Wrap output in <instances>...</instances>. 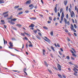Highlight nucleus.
<instances>
[{"mask_svg": "<svg viewBox=\"0 0 78 78\" xmlns=\"http://www.w3.org/2000/svg\"><path fill=\"white\" fill-rule=\"evenodd\" d=\"M64 20L65 21L66 24H67L68 25H70V22H69V21H67V20H66V18H64Z\"/></svg>", "mask_w": 78, "mask_h": 78, "instance_id": "1", "label": "nucleus"}, {"mask_svg": "<svg viewBox=\"0 0 78 78\" xmlns=\"http://www.w3.org/2000/svg\"><path fill=\"white\" fill-rule=\"evenodd\" d=\"M57 68L59 71L61 70V66L59 64H57Z\"/></svg>", "mask_w": 78, "mask_h": 78, "instance_id": "2", "label": "nucleus"}, {"mask_svg": "<svg viewBox=\"0 0 78 78\" xmlns=\"http://www.w3.org/2000/svg\"><path fill=\"white\" fill-rule=\"evenodd\" d=\"M70 15L71 17L72 18L73 17H75V13H74V12L73 11H72L71 12H70Z\"/></svg>", "mask_w": 78, "mask_h": 78, "instance_id": "3", "label": "nucleus"}, {"mask_svg": "<svg viewBox=\"0 0 78 78\" xmlns=\"http://www.w3.org/2000/svg\"><path fill=\"white\" fill-rule=\"evenodd\" d=\"M44 38H45V39H47V40L43 38V39H44V41H46V42H50V40L49 39L47 38V37H44Z\"/></svg>", "mask_w": 78, "mask_h": 78, "instance_id": "4", "label": "nucleus"}, {"mask_svg": "<svg viewBox=\"0 0 78 78\" xmlns=\"http://www.w3.org/2000/svg\"><path fill=\"white\" fill-rule=\"evenodd\" d=\"M64 17V12H62V16H61V20L62 22L63 20V18Z\"/></svg>", "mask_w": 78, "mask_h": 78, "instance_id": "5", "label": "nucleus"}, {"mask_svg": "<svg viewBox=\"0 0 78 78\" xmlns=\"http://www.w3.org/2000/svg\"><path fill=\"white\" fill-rule=\"evenodd\" d=\"M55 6L54 8V11H55V13H56L57 12V7H58V4H56L55 5Z\"/></svg>", "mask_w": 78, "mask_h": 78, "instance_id": "6", "label": "nucleus"}, {"mask_svg": "<svg viewBox=\"0 0 78 78\" xmlns=\"http://www.w3.org/2000/svg\"><path fill=\"white\" fill-rule=\"evenodd\" d=\"M31 0H29L28 1H27L26 2V5H30V3H31Z\"/></svg>", "mask_w": 78, "mask_h": 78, "instance_id": "7", "label": "nucleus"}, {"mask_svg": "<svg viewBox=\"0 0 78 78\" xmlns=\"http://www.w3.org/2000/svg\"><path fill=\"white\" fill-rule=\"evenodd\" d=\"M29 7H31L30 9H33V8L34 7V6H33V4H30L29 5Z\"/></svg>", "mask_w": 78, "mask_h": 78, "instance_id": "8", "label": "nucleus"}, {"mask_svg": "<svg viewBox=\"0 0 78 78\" xmlns=\"http://www.w3.org/2000/svg\"><path fill=\"white\" fill-rule=\"evenodd\" d=\"M27 71V68H25L23 69V71L24 72V73L26 74V75H28V74L27 73L26 71Z\"/></svg>", "mask_w": 78, "mask_h": 78, "instance_id": "9", "label": "nucleus"}, {"mask_svg": "<svg viewBox=\"0 0 78 78\" xmlns=\"http://www.w3.org/2000/svg\"><path fill=\"white\" fill-rule=\"evenodd\" d=\"M71 27H70L71 30H73V29H74V27H73V25L72 24H71Z\"/></svg>", "mask_w": 78, "mask_h": 78, "instance_id": "10", "label": "nucleus"}, {"mask_svg": "<svg viewBox=\"0 0 78 78\" xmlns=\"http://www.w3.org/2000/svg\"><path fill=\"white\" fill-rule=\"evenodd\" d=\"M9 44H10V47H13V44L11 42H9Z\"/></svg>", "mask_w": 78, "mask_h": 78, "instance_id": "11", "label": "nucleus"}, {"mask_svg": "<svg viewBox=\"0 0 78 78\" xmlns=\"http://www.w3.org/2000/svg\"><path fill=\"white\" fill-rule=\"evenodd\" d=\"M42 51H43V55H45V54L46 51H45V49H43L42 50Z\"/></svg>", "mask_w": 78, "mask_h": 78, "instance_id": "12", "label": "nucleus"}, {"mask_svg": "<svg viewBox=\"0 0 78 78\" xmlns=\"http://www.w3.org/2000/svg\"><path fill=\"white\" fill-rule=\"evenodd\" d=\"M4 3L5 1H4V0H0V4Z\"/></svg>", "mask_w": 78, "mask_h": 78, "instance_id": "13", "label": "nucleus"}, {"mask_svg": "<svg viewBox=\"0 0 78 78\" xmlns=\"http://www.w3.org/2000/svg\"><path fill=\"white\" fill-rule=\"evenodd\" d=\"M36 17L34 18V17H32L30 18V20H36Z\"/></svg>", "mask_w": 78, "mask_h": 78, "instance_id": "14", "label": "nucleus"}, {"mask_svg": "<svg viewBox=\"0 0 78 78\" xmlns=\"http://www.w3.org/2000/svg\"><path fill=\"white\" fill-rule=\"evenodd\" d=\"M64 5H65V6L67 5V1H64Z\"/></svg>", "mask_w": 78, "mask_h": 78, "instance_id": "15", "label": "nucleus"}, {"mask_svg": "<svg viewBox=\"0 0 78 78\" xmlns=\"http://www.w3.org/2000/svg\"><path fill=\"white\" fill-rule=\"evenodd\" d=\"M44 62L45 66H46V67H48V64H47V62H46V61H44Z\"/></svg>", "mask_w": 78, "mask_h": 78, "instance_id": "16", "label": "nucleus"}, {"mask_svg": "<svg viewBox=\"0 0 78 78\" xmlns=\"http://www.w3.org/2000/svg\"><path fill=\"white\" fill-rule=\"evenodd\" d=\"M58 77H59V78H62V75H61V74H58Z\"/></svg>", "mask_w": 78, "mask_h": 78, "instance_id": "17", "label": "nucleus"}, {"mask_svg": "<svg viewBox=\"0 0 78 78\" xmlns=\"http://www.w3.org/2000/svg\"><path fill=\"white\" fill-rule=\"evenodd\" d=\"M16 20H17V19H16V18H14V19H12L11 20V21L12 22V21H16Z\"/></svg>", "mask_w": 78, "mask_h": 78, "instance_id": "18", "label": "nucleus"}, {"mask_svg": "<svg viewBox=\"0 0 78 78\" xmlns=\"http://www.w3.org/2000/svg\"><path fill=\"white\" fill-rule=\"evenodd\" d=\"M34 27V25L33 24H32L30 26H29V27Z\"/></svg>", "mask_w": 78, "mask_h": 78, "instance_id": "19", "label": "nucleus"}, {"mask_svg": "<svg viewBox=\"0 0 78 78\" xmlns=\"http://www.w3.org/2000/svg\"><path fill=\"white\" fill-rule=\"evenodd\" d=\"M36 37H37V39H39V40H41V37H39V36L38 35H36Z\"/></svg>", "mask_w": 78, "mask_h": 78, "instance_id": "20", "label": "nucleus"}, {"mask_svg": "<svg viewBox=\"0 0 78 78\" xmlns=\"http://www.w3.org/2000/svg\"><path fill=\"white\" fill-rule=\"evenodd\" d=\"M3 40H4V44H7V41H5V39H3Z\"/></svg>", "mask_w": 78, "mask_h": 78, "instance_id": "21", "label": "nucleus"}, {"mask_svg": "<svg viewBox=\"0 0 78 78\" xmlns=\"http://www.w3.org/2000/svg\"><path fill=\"white\" fill-rule=\"evenodd\" d=\"M1 22L3 24H5V21L3 20H1Z\"/></svg>", "mask_w": 78, "mask_h": 78, "instance_id": "22", "label": "nucleus"}, {"mask_svg": "<svg viewBox=\"0 0 78 78\" xmlns=\"http://www.w3.org/2000/svg\"><path fill=\"white\" fill-rule=\"evenodd\" d=\"M50 34H51V35L52 36H53V31H51V32Z\"/></svg>", "mask_w": 78, "mask_h": 78, "instance_id": "23", "label": "nucleus"}, {"mask_svg": "<svg viewBox=\"0 0 78 78\" xmlns=\"http://www.w3.org/2000/svg\"><path fill=\"white\" fill-rule=\"evenodd\" d=\"M19 7V5H16L14 7V8L15 9H16L17 8H18Z\"/></svg>", "mask_w": 78, "mask_h": 78, "instance_id": "24", "label": "nucleus"}, {"mask_svg": "<svg viewBox=\"0 0 78 78\" xmlns=\"http://www.w3.org/2000/svg\"><path fill=\"white\" fill-rule=\"evenodd\" d=\"M51 48L52 49V50H53V51H55V49H54V48L53 47V46H51Z\"/></svg>", "mask_w": 78, "mask_h": 78, "instance_id": "25", "label": "nucleus"}, {"mask_svg": "<svg viewBox=\"0 0 78 78\" xmlns=\"http://www.w3.org/2000/svg\"><path fill=\"white\" fill-rule=\"evenodd\" d=\"M74 65V66L75 67V68H78V65Z\"/></svg>", "mask_w": 78, "mask_h": 78, "instance_id": "26", "label": "nucleus"}, {"mask_svg": "<svg viewBox=\"0 0 78 78\" xmlns=\"http://www.w3.org/2000/svg\"><path fill=\"white\" fill-rule=\"evenodd\" d=\"M16 25L18 26V27H22L21 24H17Z\"/></svg>", "mask_w": 78, "mask_h": 78, "instance_id": "27", "label": "nucleus"}, {"mask_svg": "<svg viewBox=\"0 0 78 78\" xmlns=\"http://www.w3.org/2000/svg\"><path fill=\"white\" fill-rule=\"evenodd\" d=\"M23 14V12H21L18 13V15H20L21 14Z\"/></svg>", "mask_w": 78, "mask_h": 78, "instance_id": "28", "label": "nucleus"}, {"mask_svg": "<svg viewBox=\"0 0 78 78\" xmlns=\"http://www.w3.org/2000/svg\"><path fill=\"white\" fill-rule=\"evenodd\" d=\"M49 19L50 20H52V18L51 17V16H49Z\"/></svg>", "mask_w": 78, "mask_h": 78, "instance_id": "29", "label": "nucleus"}, {"mask_svg": "<svg viewBox=\"0 0 78 78\" xmlns=\"http://www.w3.org/2000/svg\"><path fill=\"white\" fill-rule=\"evenodd\" d=\"M43 28H44V29H45V30H48V28L44 26L43 27Z\"/></svg>", "mask_w": 78, "mask_h": 78, "instance_id": "30", "label": "nucleus"}, {"mask_svg": "<svg viewBox=\"0 0 78 78\" xmlns=\"http://www.w3.org/2000/svg\"><path fill=\"white\" fill-rule=\"evenodd\" d=\"M72 55H73V56L74 57H76V56H76L75 54H72Z\"/></svg>", "mask_w": 78, "mask_h": 78, "instance_id": "31", "label": "nucleus"}, {"mask_svg": "<svg viewBox=\"0 0 78 78\" xmlns=\"http://www.w3.org/2000/svg\"><path fill=\"white\" fill-rule=\"evenodd\" d=\"M8 12H9L8 11V12H4L3 13V15H5V14H7V13H8Z\"/></svg>", "mask_w": 78, "mask_h": 78, "instance_id": "32", "label": "nucleus"}, {"mask_svg": "<svg viewBox=\"0 0 78 78\" xmlns=\"http://www.w3.org/2000/svg\"><path fill=\"white\" fill-rule=\"evenodd\" d=\"M29 47H33V45L31 44H30L29 45Z\"/></svg>", "mask_w": 78, "mask_h": 78, "instance_id": "33", "label": "nucleus"}, {"mask_svg": "<svg viewBox=\"0 0 78 78\" xmlns=\"http://www.w3.org/2000/svg\"><path fill=\"white\" fill-rule=\"evenodd\" d=\"M63 11V9H60V13H61L62 12V11Z\"/></svg>", "mask_w": 78, "mask_h": 78, "instance_id": "34", "label": "nucleus"}, {"mask_svg": "<svg viewBox=\"0 0 78 78\" xmlns=\"http://www.w3.org/2000/svg\"><path fill=\"white\" fill-rule=\"evenodd\" d=\"M48 72H49L50 73H52L51 71V70H50V69H48Z\"/></svg>", "mask_w": 78, "mask_h": 78, "instance_id": "35", "label": "nucleus"}, {"mask_svg": "<svg viewBox=\"0 0 78 78\" xmlns=\"http://www.w3.org/2000/svg\"><path fill=\"white\" fill-rule=\"evenodd\" d=\"M58 17H60V13L59 12H58Z\"/></svg>", "mask_w": 78, "mask_h": 78, "instance_id": "36", "label": "nucleus"}, {"mask_svg": "<svg viewBox=\"0 0 78 78\" xmlns=\"http://www.w3.org/2000/svg\"><path fill=\"white\" fill-rule=\"evenodd\" d=\"M66 19H68V18H69V15L68 14H66Z\"/></svg>", "mask_w": 78, "mask_h": 78, "instance_id": "37", "label": "nucleus"}, {"mask_svg": "<svg viewBox=\"0 0 78 78\" xmlns=\"http://www.w3.org/2000/svg\"><path fill=\"white\" fill-rule=\"evenodd\" d=\"M65 32H66V33H68V32H69V31L67 29H65Z\"/></svg>", "mask_w": 78, "mask_h": 78, "instance_id": "38", "label": "nucleus"}, {"mask_svg": "<svg viewBox=\"0 0 78 78\" xmlns=\"http://www.w3.org/2000/svg\"><path fill=\"white\" fill-rule=\"evenodd\" d=\"M67 40L68 41H69V42H70V38H69L68 37H67Z\"/></svg>", "mask_w": 78, "mask_h": 78, "instance_id": "39", "label": "nucleus"}, {"mask_svg": "<svg viewBox=\"0 0 78 78\" xmlns=\"http://www.w3.org/2000/svg\"><path fill=\"white\" fill-rule=\"evenodd\" d=\"M8 16V15H5L4 16V17L5 18L7 17Z\"/></svg>", "mask_w": 78, "mask_h": 78, "instance_id": "40", "label": "nucleus"}, {"mask_svg": "<svg viewBox=\"0 0 78 78\" xmlns=\"http://www.w3.org/2000/svg\"><path fill=\"white\" fill-rule=\"evenodd\" d=\"M38 35H40V36H42V34H41V33H38Z\"/></svg>", "mask_w": 78, "mask_h": 78, "instance_id": "41", "label": "nucleus"}, {"mask_svg": "<svg viewBox=\"0 0 78 78\" xmlns=\"http://www.w3.org/2000/svg\"><path fill=\"white\" fill-rule=\"evenodd\" d=\"M66 59H69L70 57H69V56H67L66 57Z\"/></svg>", "mask_w": 78, "mask_h": 78, "instance_id": "42", "label": "nucleus"}, {"mask_svg": "<svg viewBox=\"0 0 78 78\" xmlns=\"http://www.w3.org/2000/svg\"><path fill=\"white\" fill-rule=\"evenodd\" d=\"M68 70L70 72H71V69H70V68H68Z\"/></svg>", "mask_w": 78, "mask_h": 78, "instance_id": "43", "label": "nucleus"}, {"mask_svg": "<svg viewBox=\"0 0 78 78\" xmlns=\"http://www.w3.org/2000/svg\"><path fill=\"white\" fill-rule=\"evenodd\" d=\"M62 76L63 77V78H66V76L64 75V74H62Z\"/></svg>", "mask_w": 78, "mask_h": 78, "instance_id": "44", "label": "nucleus"}, {"mask_svg": "<svg viewBox=\"0 0 78 78\" xmlns=\"http://www.w3.org/2000/svg\"><path fill=\"white\" fill-rule=\"evenodd\" d=\"M72 50H73V51H74V52H75V53H76V51H75V50L73 48H72Z\"/></svg>", "mask_w": 78, "mask_h": 78, "instance_id": "45", "label": "nucleus"}, {"mask_svg": "<svg viewBox=\"0 0 78 78\" xmlns=\"http://www.w3.org/2000/svg\"><path fill=\"white\" fill-rule=\"evenodd\" d=\"M69 64H71V65H73V64L71 62H69Z\"/></svg>", "mask_w": 78, "mask_h": 78, "instance_id": "46", "label": "nucleus"}, {"mask_svg": "<svg viewBox=\"0 0 78 78\" xmlns=\"http://www.w3.org/2000/svg\"><path fill=\"white\" fill-rule=\"evenodd\" d=\"M18 10L19 11H20V10H22V8H18Z\"/></svg>", "mask_w": 78, "mask_h": 78, "instance_id": "47", "label": "nucleus"}, {"mask_svg": "<svg viewBox=\"0 0 78 78\" xmlns=\"http://www.w3.org/2000/svg\"><path fill=\"white\" fill-rule=\"evenodd\" d=\"M74 34L76 37V36H77V34H76V33H74Z\"/></svg>", "mask_w": 78, "mask_h": 78, "instance_id": "48", "label": "nucleus"}, {"mask_svg": "<svg viewBox=\"0 0 78 78\" xmlns=\"http://www.w3.org/2000/svg\"><path fill=\"white\" fill-rule=\"evenodd\" d=\"M24 34H26V35H27V36H29V34L26 33V32H24Z\"/></svg>", "mask_w": 78, "mask_h": 78, "instance_id": "49", "label": "nucleus"}, {"mask_svg": "<svg viewBox=\"0 0 78 78\" xmlns=\"http://www.w3.org/2000/svg\"><path fill=\"white\" fill-rule=\"evenodd\" d=\"M74 27H75V28H76V27H77L76 25V24H74Z\"/></svg>", "mask_w": 78, "mask_h": 78, "instance_id": "50", "label": "nucleus"}, {"mask_svg": "<svg viewBox=\"0 0 78 78\" xmlns=\"http://www.w3.org/2000/svg\"><path fill=\"white\" fill-rule=\"evenodd\" d=\"M12 29L13 30H17L16 27H13Z\"/></svg>", "mask_w": 78, "mask_h": 78, "instance_id": "51", "label": "nucleus"}, {"mask_svg": "<svg viewBox=\"0 0 78 78\" xmlns=\"http://www.w3.org/2000/svg\"><path fill=\"white\" fill-rule=\"evenodd\" d=\"M25 12H26V13H28V12H29V11L28 10H26L25 11Z\"/></svg>", "mask_w": 78, "mask_h": 78, "instance_id": "52", "label": "nucleus"}, {"mask_svg": "<svg viewBox=\"0 0 78 78\" xmlns=\"http://www.w3.org/2000/svg\"><path fill=\"white\" fill-rule=\"evenodd\" d=\"M66 11H68V6H67L66 7Z\"/></svg>", "mask_w": 78, "mask_h": 78, "instance_id": "53", "label": "nucleus"}, {"mask_svg": "<svg viewBox=\"0 0 78 78\" xmlns=\"http://www.w3.org/2000/svg\"><path fill=\"white\" fill-rule=\"evenodd\" d=\"M12 72H17V70H12Z\"/></svg>", "mask_w": 78, "mask_h": 78, "instance_id": "54", "label": "nucleus"}, {"mask_svg": "<svg viewBox=\"0 0 78 78\" xmlns=\"http://www.w3.org/2000/svg\"><path fill=\"white\" fill-rule=\"evenodd\" d=\"M57 46L58 47H60V45H59V44L58 43L57 44Z\"/></svg>", "mask_w": 78, "mask_h": 78, "instance_id": "55", "label": "nucleus"}, {"mask_svg": "<svg viewBox=\"0 0 78 78\" xmlns=\"http://www.w3.org/2000/svg\"><path fill=\"white\" fill-rule=\"evenodd\" d=\"M51 21H48V23H51Z\"/></svg>", "mask_w": 78, "mask_h": 78, "instance_id": "56", "label": "nucleus"}, {"mask_svg": "<svg viewBox=\"0 0 78 78\" xmlns=\"http://www.w3.org/2000/svg\"><path fill=\"white\" fill-rule=\"evenodd\" d=\"M56 17H55L53 19V21H55L56 20Z\"/></svg>", "mask_w": 78, "mask_h": 78, "instance_id": "57", "label": "nucleus"}, {"mask_svg": "<svg viewBox=\"0 0 78 78\" xmlns=\"http://www.w3.org/2000/svg\"><path fill=\"white\" fill-rule=\"evenodd\" d=\"M4 27L5 28H6V27H7V26L6 25H4Z\"/></svg>", "mask_w": 78, "mask_h": 78, "instance_id": "58", "label": "nucleus"}, {"mask_svg": "<svg viewBox=\"0 0 78 78\" xmlns=\"http://www.w3.org/2000/svg\"><path fill=\"white\" fill-rule=\"evenodd\" d=\"M72 21L73 23H75V21H74V20H73V19H72Z\"/></svg>", "mask_w": 78, "mask_h": 78, "instance_id": "59", "label": "nucleus"}, {"mask_svg": "<svg viewBox=\"0 0 78 78\" xmlns=\"http://www.w3.org/2000/svg\"><path fill=\"white\" fill-rule=\"evenodd\" d=\"M24 39H25L26 40H28V38H27V37H24Z\"/></svg>", "mask_w": 78, "mask_h": 78, "instance_id": "60", "label": "nucleus"}, {"mask_svg": "<svg viewBox=\"0 0 78 78\" xmlns=\"http://www.w3.org/2000/svg\"><path fill=\"white\" fill-rule=\"evenodd\" d=\"M21 34H22V35L23 36H25V34H23L22 33H21Z\"/></svg>", "mask_w": 78, "mask_h": 78, "instance_id": "61", "label": "nucleus"}, {"mask_svg": "<svg viewBox=\"0 0 78 78\" xmlns=\"http://www.w3.org/2000/svg\"><path fill=\"white\" fill-rule=\"evenodd\" d=\"M73 30V31H74V32H76V30H75V29H74Z\"/></svg>", "mask_w": 78, "mask_h": 78, "instance_id": "62", "label": "nucleus"}, {"mask_svg": "<svg viewBox=\"0 0 78 78\" xmlns=\"http://www.w3.org/2000/svg\"><path fill=\"white\" fill-rule=\"evenodd\" d=\"M59 54H60V55L61 56L62 55V53L61 52L59 51Z\"/></svg>", "mask_w": 78, "mask_h": 78, "instance_id": "63", "label": "nucleus"}, {"mask_svg": "<svg viewBox=\"0 0 78 78\" xmlns=\"http://www.w3.org/2000/svg\"><path fill=\"white\" fill-rule=\"evenodd\" d=\"M69 12H71V9H70V8L69 9Z\"/></svg>", "mask_w": 78, "mask_h": 78, "instance_id": "64", "label": "nucleus"}]
</instances>
